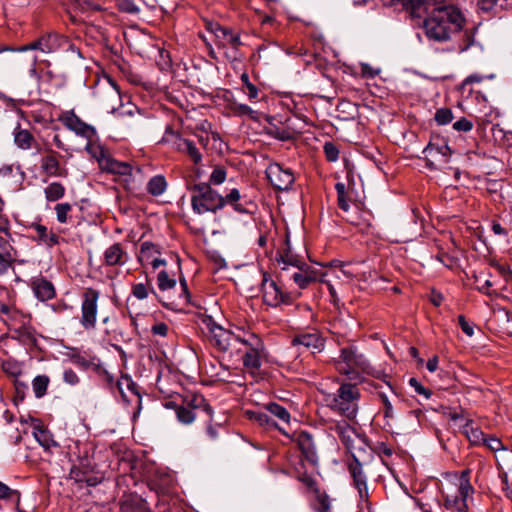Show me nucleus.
<instances>
[{"instance_id":"43","label":"nucleus","mask_w":512,"mask_h":512,"mask_svg":"<svg viewBox=\"0 0 512 512\" xmlns=\"http://www.w3.org/2000/svg\"><path fill=\"white\" fill-rule=\"evenodd\" d=\"M158 287L160 290L165 291L171 289L176 285V280L170 278L166 271H161L157 277Z\"/></svg>"},{"instance_id":"60","label":"nucleus","mask_w":512,"mask_h":512,"mask_svg":"<svg viewBox=\"0 0 512 512\" xmlns=\"http://www.w3.org/2000/svg\"><path fill=\"white\" fill-rule=\"evenodd\" d=\"M151 331L154 335L165 337L168 333V326L164 322H159L152 326Z\"/></svg>"},{"instance_id":"41","label":"nucleus","mask_w":512,"mask_h":512,"mask_svg":"<svg viewBox=\"0 0 512 512\" xmlns=\"http://www.w3.org/2000/svg\"><path fill=\"white\" fill-rule=\"evenodd\" d=\"M57 221L61 224L67 223L69 220V213L72 210V206L69 203H58L55 208Z\"/></svg>"},{"instance_id":"30","label":"nucleus","mask_w":512,"mask_h":512,"mask_svg":"<svg viewBox=\"0 0 512 512\" xmlns=\"http://www.w3.org/2000/svg\"><path fill=\"white\" fill-rule=\"evenodd\" d=\"M41 168L47 175H50V176L61 175L60 163H59L55 153H50L41 159Z\"/></svg>"},{"instance_id":"26","label":"nucleus","mask_w":512,"mask_h":512,"mask_svg":"<svg viewBox=\"0 0 512 512\" xmlns=\"http://www.w3.org/2000/svg\"><path fill=\"white\" fill-rule=\"evenodd\" d=\"M33 436L45 450H50L51 448L58 446V444L52 439L51 434L44 429L39 422L33 426Z\"/></svg>"},{"instance_id":"20","label":"nucleus","mask_w":512,"mask_h":512,"mask_svg":"<svg viewBox=\"0 0 512 512\" xmlns=\"http://www.w3.org/2000/svg\"><path fill=\"white\" fill-rule=\"evenodd\" d=\"M31 288L34 295L40 301L50 300L55 296L53 284L44 277H37L32 280Z\"/></svg>"},{"instance_id":"56","label":"nucleus","mask_w":512,"mask_h":512,"mask_svg":"<svg viewBox=\"0 0 512 512\" xmlns=\"http://www.w3.org/2000/svg\"><path fill=\"white\" fill-rule=\"evenodd\" d=\"M132 293L139 300H143L148 296L147 288L143 283L135 284Z\"/></svg>"},{"instance_id":"36","label":"nucleus","mask_w":512,"mask_h":512,"mask_svg":"<svg viewBox=\"0 0 512 512\" xmlns=\"http://www.w3.org/2000/svg\"><path fill=\"white\" fill-rule=\"evenodd\" d=\"M177 419L183 424H191L195 420V413L192 408L185 406H176Z\"/></svg>"},{"instance_id":"48","label":"nucleus","mask_w":512,"mask_h":512,"mask_svg":"<svg viewBox=\"0 0 512 512\" xmlns=\"http://www.w3.org/2000/svg\"><path fill=\"white\" fill-rule=\"evenodd\" d=\"M75 3L82 12L101 10V7L91 0H75Z\"/></svg>"},{"instance_id":"32","label":"nucleus","mask_w":512,"mask_h":512,"mask_svg":"<svg viewBox=\"0 0 512 512\" xmlns=\"http://www.w3.org/2000/svg\"><path fill=\"white\" fill-rule=\"evenodd\" d=\"M167 188V182L162 175L152 177L147 183V191L153 196L162 195Z\"/></svg>"},{"instance_id":"46","label":"nucleus","mask_w":512,"mask_h":512,"mask_svg":"<svg viewBox=\"0 0 512 512\" xmlns=\"http://www.w3.org/2000/svg\"><path fill=\"white\" fill-rule=\"evenodd\" d=\"M226 179V170L222 167H216L212 171L209 181L211 184L220 185Z\"/></svg>"},{"instance_id":"28","label":"nucleus","mask_w":512,"mask_h":512,"mask_svg":"<svg viewBox=\"0 0 512 512\" xmlns=\"http://www.w3.org/2000/svg\"><path fill=\"white\" fill-rule=\"evenodd\" d=\"M353 461L349 463V472L353 478L354 485L366 483V476L362 469V464L360 462V454L353 453L351 456Z\"/></svg>"},{"instance_id":"4","label":"nucleus","mask_w":512,"mask_h":512,"mask_svg":"<svg viewBox=\"0 0 512 512\" xmlns=\"http://www.w3.org/2000/svg\"><path fill=\"white\" fill-rule=\"evenodd\" d=\"M191 205L195 213L203 214L223 208L225 200L209 184L201 183L192 188Z\"/></svg>"},{"instance_id":"38","label":"nucleus","mask_w":512,"mask_h":512,"mask_svg":"<svg viewBox=\"0 0 512 512\" xmlns=\"http://www.w3.org/2000/svg\"><path fill=\"white\" fill-rule=\"evenodd\" d=\"M267 410L281 421L288 423L290 421L289 412L277 403H270L266 406Z\"/></svg>"},{"instance_id":"37","label":"nucleus","mask_w":512,"mask_h":512,"mask_svg":"<svg viewBox=\"0 0 512 512\" xmlns=\"http://www.w3.org/2000/svg\"><path fill=\"white\" fill-rule=\"evenodd\" d=\"M155 253H159L158 247L149 241L143 242L141 244L140 255L138 256V260L142 263L144 261H148L151 256Z\"/></svg>"},{"instance_id":"40","label":"nucleus","mask_w":512,"mask_h":512,"mask_svg":"<svg viewBox=\"0 0 512 512\" xmlns=\"http://www.w3.org/2000/svg\"><path fill=\"white\" fill-rule=\"evenodd\" d=\"M225 200V204H231L233 205L234 209L239 213H245L246 209L237 202L240 200L241 195L238 189H232L225 197H223Z\"/></svg>"},{"instance_id":"35","label":"nucleus","mask_w":512,"mask_h":512,"mask_svg":"<svg viewBox=\"0 0 512 512\" xmlns=\"http://www.w3.org/2000/svg\"><path fill=\"white\" fill-rule=\"evenodd\" d=\"M49 384V378L46 375H38L34 378L32 387L37 398H41L46 394Z\"/></svg>"},{"instance_id":"29","label":"nucleus","mask_w":512,"mask_h":512,"mask_svg":"<svg viewBox=\"0 0 512 512\" xmlns=\"http://www.w3.org/2000/svg\"><path fill=\"white\" fill-rule=\"evenodd\" d=\"M117 388L125 401H129L127 395L125 393V389L134 394L138 400H140V393L138 391L137 384L132 380V378L128 375L121 376V378L117 382Z\"/></svg>"},{"instance_id":"55","label":"nucleus","mask_w":512,"mask_h":512,"mask_svg":"<svg viewBox=\"0 0 512 512\" xmlns=\"http://www.w3.org/2000/svg\"><path fill=\"white\" fill-rule=\"evenodd\" d=\"M324 152L329 161H336L339 155L338 149L332 143L324 145Z\"/></svg>"},{"instance_id":"5","label":"nucleus","mask_w":512,"mask_h":512,"mask_svg":"<svg viewBox=\"0 0 512 512\" xmlns=\"http://www.w3.org/2000/svg\"><path fill=\"white\" fill-rule=\"evenodd\" d=\"M208 329V340L210 344L220 352H227L235 348L236 343H241L243 335L235 334L217 325L211 318L204 321Z\"/></svg>"},{"instance_id":"51","label":"nucleus","mask_w":512,"mask_h":512,"mask_svg":"<svg viewBox=\"0 0 512 512\" xmlns=\"http://www.w3.org/2000/svg\"><path fill=\"white\" fill-rule=\"evenodd\" d=\"M409 384L411 387L414 388V390L420 394V395H424L426 398H430V396L432 395V392L425 388L417 379L415 378H410L409 380Z\"/></svg>"},{"instance_id":"25","label":"nucleus","mask_w":512,"mask_h":512,"mask_svg":"<svg viewBox=\"0 0 512 512\" xmlns=\"http://www.w3.org/2000/svg\"><path fill=\"white\" fill-rule=\"evenodd\" d=\"M100 165L103 169L108 172L119 174V175H131L132 167L126 162H120L111 158H103L100 160Z\"/></svg>"},{"instance_id":"27","label":"nucleus","mask_w":512,"mask_h":512,"mask_svg":"<svg viewBox=\"0 0 512 512\" xmlns=\"http://www.w3.org/2000/svg\"><path fill=\"white\" fill-rule=\"evenodd\" d=\"M215 36L223 40L225 43L230 44L233 48H238L242 43L240 36L233 33L230 29L216 25L213 29Z\"/></svg>"},{"instance_id":"15","label":"nucleus","mask_w":512,"mask_h":512,"mask_svg":"<svg viewBox=\"0 0 512 512\" xmlns=\"http://www.w3.org/2000/svg\"><path fill=\"white\" fill-rule=\"evenodd\" d=\"M292 344L303 346L313 353H316L324 349L325 340L319 332L313 331L295 336L292 340Z\"/></svg>"},{"instance_id":"61","label":"nucleus","mask_w":512,"mask_h":512,"mask_svg":"<svg viewBox=\"0 0 512 512\" xmlns=\"http://www.w3.org/2000/svg\"><path fill=\"white\" fill-rule=\"evenodd\" d=\"M324 273H328V276H332L336 279H341L342 275L350 277V275H348L346 271L339 267H332L329 270L325 271Z\"/></svg>"},{"instance_id":"6","label":"nucleus","mask_w":512,"mask_h":512,"mask_svg":"<svg viewBox=\"0 0 512 512\" xmlns=\"http://www.w3.org/2000/svg\"><path fill=\"white\" fill-rule=\"evenodd\" d=\"M241 344L246 347L243 355V365L251 373L259 371L264 355V343L254 333H243Z\"/></svg>"},{"instance_id":"3","label":"nucleus","mask_w":512,"mask_h":512,"mask_svg":"<svg viewBox=\"0 0 512 512\" xmlns=\"http://www.w3.org/2000/svg\"><path fill=\"white\" fill-rule=\"evenodd\" d=\"M473 492L474 489L470 483V470L466 469L457 478L454 490L452 488L443 490L444 505L449 510L466 512L468 509L467 497Z\"/></svg>"},{"instance_id":"8","label":"nucleus","mask_w":512,"mask_h":512,"mask_svg":"<svg viewBox=\"0 0 512 512\" xmlns=\"http://www.w3.org/2000/svg\"><path fill=\"white\" fill-rule=\"evenodd\" d=\"M423 154L427 160V166L438 169L449 163L452 151L445 139L434 136L423 150Z\"/></svg>"},{"instance_id":"11","label":"nucleus","mask_w":512,"mask_h":512,"mask_svg":"<svg viewBox=\"0 0 512 512\" xmlns=\"http://www.w3.org/2000/svg\"><path fill=\"white\" fill-rule=\"evenodd\" d=\"M98 299L99 292L97 290L85 289L82 296L80 323L87 330L93 329L96 325Z\"/></svg>"},{"instance_id":"62","label":"nucleus","mask_w":512,"mask_h":512,"mask_svg":"<svg viewBox=\"0 0 512 512\" xmlns=\"http://www.w3.org/2000/svg\"><path fill=\"white\" fill-rule=\"evenodd\" d=\"M474 43V38L473 36L469 33V32H465L464 34V44L463 45H459V52H465L466 50L469 49V47L471 45H473Z\"/></svg>"},{"instance_id":"39","label":"nucleus","mask_w":512,"mask_h":512,"mask_svg":"<svg viewBox=\"0 0 512 512\" xmlns=\"http://www.w3.org/2000/svg\"><path fill=\"white\" fill-rule=\"evenodd\" d=\"M316 500L318 502V506L316 507L317 512H330L331 510V501L329 496L325 491L316 490Z\"/></svg>"},{"instance_id":"50","label":"nucleus","mask_w":512,"mask_h":512,"mask_svg":"<svg viewBox=\"0 0 512 512\" xmlns=\"http://www.w3.org/2000/svg\"><path fill=\"white\" fill-rule=\"evenodd\" d=\"M2 368L5 373L13 377H17L21 374L20 366L15 362H4Z\"/></svg>"},{"instance_id":"53","label":"nucleus","mask_w":512,"mask_h":512,"mask_svg":"<svg viewBox=\"0 0 512 512\" xmlns=\"http://www.w3.org/2000/svg\"><path fill=\"white\" fill-rule=\"evenodd\" d=\"M458 323L462 329V331L468 336L472 337L474 335V328L471 323H469L463 315L458 316Z\"/></svg>"},{"instance_id":"18","label":"nucleus","mask_w":512,"mask_h":512,"mask_svg":"<svg viewBox=\"0 0 512 512\" xmlns=\"http://www.w3.org/2000/svg\"><path fill=\"white\" fill-rule=\"evenodd\" d=\"M276 261L278 264H282V270L288 271L289 267H297L304 263L303 259L294 253L289 239H286L285 246L276 255Z\"/></svg>"},{"instance_id":"58","label":"nucleus","mask_w":512,"mask_h":512,"mask_svg":"<svg viewBox=\"0 0 512 512\" xmlns=\"http://www.w3.org/2000/svg\"><path fill=\"white\" fill-rule=\"evenodd\" d=\"M235 111L240 115H247L251 119H256V112L246 104L236 105Z\"/></svg>"},{"instance_id":"64","label":"nucleus","mask_w":512,"mask_h":512,"mask_svg":"<svg viewBox=\"0 0 512 512\" xmlns=\"http://www.w3.org/2000/svg\"><path fill=\"white\" fill-rule=\"evenodd\" d=\"M492 282L490 280H485L483 283L477 285V290L481 293H484L486 295H491V292L489 290L490 287H492Z\"/></svg>"},{"instance_id":"7","label":"nucleus","mask_w":512,"mask_h":512,"mask_svg":"<svg viewBox=\"0 0 512 512\" xmlns=\"http://www.w3.org/2000/svg\"><path fill=\"white\" fill-rule=\"evenodd\" d=\"M337 369L345 375H354L359 373L370 374L371 365L367 358L358 353L353 348H343L341 350L340 359L337 362Z\"/></svg>"},{"instance_id":"24","label":"nucleus","mask_w":512,"mask_h":512,"mask_svg":"<svg viewBox=\"0 0 512 512\" xmlns=\"http://www.w3.org/2000/svg\"><path fill=\"white\" fill-rule=\"evenodd\" d=\"M461 430L472 445L479 446L484 442V433L479 427L473 425L471 419L465 420V423L461 426Z\"/></svg>"},{"instance_id":"42","label":"nucleus","mask_w":512,"mask_h":512,"mask_svg":"<svg viewBox=\"0 0 512 512\" xmlns=\"http://www.w3.org/2000/svg\"><path fill=\"white\" fill-rule=\"evenodd\" d=\"M57 42L56 35H47L38 39V44L40 45V51L44 53H50L54 50Z\"/></svg>"},{"instance_id":"33","label":"nucleus","mask_w":512,"mask_h":512,"mask_svg":"<svg viewBox=\"0 0 512 512\" xmlns=\"http://www.w3.org/2000/svg\"><path fill=\"white\" fill-rule=\"evenodd\" d=\"M20 498L21 494L18 490L11 489L6 484L0 481V499L10 501L14 504L15 508L20 511Z\"/></svg>"},{"instance_id":"1","label":"nucleus","mask_w":512,"mask_h":512,"mask_svg":"<svg viewBox=\"0 0 512 512\" xmlns=\"http://www.w3.org/2000/svg\"><path fill=\"white\" fill-rule=\"evenodd\" d=\"M465 24V18L461 11L453 5H443L433 9L424 20L423 27L429 39L444 42L457 32H460Z\"/></svg>"},{"instance_id":"49","label":"nucleus","mask_w":512,"mask_h":512,"mask_svg":"<svg viewBox=\"0 0 512 512\" xmlns=\"http://www.w3.org/2000/svg\"><path fill=\"white\" fill-rule=\"evenodd\" d=\"M482 444L494 452L502 450L504 448L500 439L493 436L485 437L484 442Z\"/></svg>"},{"instance_id":"17","label":"nucleus","mask_w":512,"mask_h":512,"mask_svg":"<svg viewBox=\"0 0 512 512\" xmlns=\"http://www.w3.org/2000/svg\"><path fill=\"white\" fill-rule=\"evenodd\" d=\"M172 147L178 152L187 154L195 164H199L202 160V155L195 144L178 134H173Z\"/></svg>"},{"instance_id":"10","label":"nucleus","mask_w":512,"mask_h":512,"mask_svg":"<svg viewBox=\"0 0 512 512\" xmlns=\"http://www.w3.org/2000/svg\"><path fill=\"white\" fill-rule=\"evenodd\" d=\"M72 467L69 476L76 482H84L88 486H96L102 477L94 474L96 463L93 458L74 460L70 458Z\"/></svg>"},{"instance_id":"63","label":"nucleus","mask_w":512,"mask_h":512,"mask_svg":"<svg viewBox=\"0 0 512 512\" xmlns=\"http://www.w3.org/2000/svg\"><path fill=\"white\" fill-rule=\"evenodd\" d=\"M327 277H328V273H320L318 281H320L322 283H325L327 285V287H328V290H329L331 296L335 297L336 296L335 288L331 284L330 280L327 279Z\"/></svg>"},{"instance_id":"31","label":"nucleus","mask_w":512,"mask_h":512,"mask_svg":"<svg viewBox=\"0 0 512 512\" xmlns=\"http://www.w3.org/2000/svg\"><path fill=\"white\" fill-rule=\"evenodd\" d=\"M34 141L33 135L26 129H21L19 126L14 131V142L20 149L27 150L32 146Z\"/></svg>"},{"instance_id":"19","label":"nucleus","mask_w":512,"mask_h":512,"mask_svg":"<svg viewBox=\"0 0 512 512\" xmlns=\"http://www.w3.org/2000/svg\"><path fill=\"white\" fill-rule=\"evenodd\" d=\"M297 443L306 460L316 464L318 462V455L312 435L306 431H301L297 436Z\"/></svg>"},{"instance_id":"54","label":"nucleus","mask_w":512,"mask_h":512,"mask_svg":"<svg viewBox=\"0 0 512 512\" xmlns=\"http://www.w3.org/2000/svg\"><path fill=\"white\" fill-rule=\"evenodd\" d=\"M473 124L466 118H461L453 124V128L457 131L468 132L472 129Z\"/></svg>"},{"instance_id":"45","label":"nucleus","mask_w":512,"mask_h":512,"mask_svg":"<svg viewBox=\"0 0 512 512\" xmlns=\"http://www.w3.org/2000/svg\"><path fill=\"white\" fill-rule=\"evenodd\" d=\"M117 7L120 11L129 14H137L140 11L139 7L133 0H119Z\"/></svg>"},{"instance_id":"2","label":"nucleus","mask_w":512,"mask_h":512,"mask_svg":"<svg viewBox=\"0 0 512 512\" xmlns=\"http://www.w3.org/2000/svg\"><path fill=\"white\" fill-rule=\"evenodd\" d=\"M359 389L350 383L342 384L336 393L325 395L324 401L332 411L347 419H354L358 412Z\"/></svg>"},{"instance_id":"34","label":"nucleus","mask_w":512,"mask_h":512,"mask_svg":"<svg viewBox=\"0 0 512 512\" xmlns=\"http://www.w3.org/2000/svg\"><path fill=\"white\" fill-rule=\"evenodd\" d=\"M65 187L59 182H52L44 189L47 201L55 202L65 195Z\"/></svg>"},{"instance_id":"21","label":"nucleus","mask_w":512,"mask_h":512,"mask_svg":"<svg viewBox=\"0 0 512 512\" xmlns=\"http://www.w3.org/2000/svg\"><path fill=\"white\" fill-rule=\"evenodd\" d=\"M122 512H149L147 503L137 494L125 495L121 502Z\"/></svg>"},{"instance_id":"44","label":"nucleus","mask_w":512,"mask_h":512,"mask_svg":"<svg viewBox=\"0 0 512 512\" xmlns=\"http://www.w3.org/2000/svg\"><path fill=\"white\" fill-rule=\"evenodd\" d=\"M435 121L439 125H446L450 123L453 119L452 111L448 108H441L435 113Z\"/></svg>"},{"instance_id":"52","label":"nucleus","mask_w":512,"mask_h":512,"mask_svg":"<svg viewBox=\"0 0 512 512\" xmlns=\"http://www.w3.org/2000/svg\"><path fill=\"white\" fill-rule=\"evenodd\" d=\"M497 5L500 6V0H478L477 6L483 12L492 11Z\"/></svg>"},{"instance_id":"59","label":"nucleus","mask_w":512,"mask_h":512,"mask_svg":"<svg viewBox=\"0 0 512 512\" xmlns=\"http://www.w3.org/2000/svg\"><path fill=\"white\" fill-rule=\"evenodd\" d=\"M250 418L257 421L260 425H270V418L267 414L262 412H251Z\"/></svg>"},{"instance_id":"57","label":"nucleus","mask_w":512,"mask_h":512,"mask_svg":"<svg viewBox=\"0 0 512 512\" xmlns=\"http://www.w3.org/2000/svg\"><path fill=\"white\" fill-rule=\"evenodd\" d=\"M63 380L69 385H76L79 383V377L72 369H66L64 371Z\"/></svg>"},{"instance_id":"13","label":"nucleus","mask_w":512,"mask_h":512,"mask_svg":"<svg viewBox=\"0 0 512 512\" xmlns=\"http://www.w3.org/2000/svg\"><path fill=\"white\" fill-rule=\"evenodd\" d=\"M262 292L263 300L269 306L277 307L281 303L289 302V296L283 293L276 282L268 278L266 274L263 276Z\"/></svg>"},{"instance_id":"23","label":"nucleus","mask_w":512,"mask_h":512,"mask_svg":"<svg viewBox=\"0 0 512 512\" xmlns=\"http://www.w3.org/2000/svg\"><path fill=\"white\" fill-rule=\"evenodd\" d=\"M95 448L92 443L76 441L68 448V455L74 460L94 457Z\"/></svg>"},{"instance_id":"16","label":"nucleus","mask_w":512,"mask_h":512,"mask_svg":"<svg viewBox=\"0 0 512 512\" xmlns=\"http://www.w3.org/2000/svg\"><path fill=\"white\" fill-rule=\"evenodd\" d=\"M63 124L75 133L90 137L94 134V128L84 123L74 112H65L61 117Z\"/></svg>"},{"instance_id":"47","label":"nucleus","mask_w":512,"mask_h":512,"mask_svg":"<svg viewBox=\"0 0 512 512\" xmlns=\"http://www.w3.org/2000/svg\"><path fill=\"white\" fill-rule=\"evenodd\" d=\"M241 81L243 82V84L245 85V87L247 88V95L249 97L250 100H255L257 99L258 97V89L255 85H253L250 81H249V76L248 74L246 73H243L241 75Z\"/></svg>"},{"instance_id":"22","label":"nucleus","mask_w":512,"mask_h":512,"mask_svg":"<svg viewBox=\"0 0 512 512\" xmlns=\"http://www.w3.org/2000/svg\"><path fill=\"white\" fill-rule=\"evenodd\" d=\"M127 261V253L120 243H114L104 252V262L108 266L123 265Z\"/></svg>"},{"instance_id":"14","label":"nucleus","mask_w":512,"mask_h":512,"mask_svg":"<svg viewBox=\"0 0 512 512\" xmlns=\"http://www.w3.org/2000/svg\"><path fill=\"white\" fill-rule=\"evenodd\" d=\"M295 268L296 270L291 273L290 278L299 288H306L310 283L318 281L320 272L307 265L305 262Z\"/></svg>"},{"instance_id":"9","label":"nucleus","mask_w":512,"mask_h":512,"mask_svg":"<svg viewBox=\"0 0 512 512\" xmlns=\"http://www.w3.org/2000/svg\"><path fill=\"white\" fill-rule=\"evenodd\" d=\"M330 430L340 438L341 442L351 453V456H353V453H366V444L364 439L347 422H335L330 427Z\"/></svg>"},{"instance_id":"12","label":"nucleus","mask_w":512,"mask_h":512,"mask_svg":"<svg viewBox=\"0 0 512 512\" xmlns=\"http://www.w3.org/2000/svg\"><path fill=\"white\" fill-rule=\"evenodd\" d=\"M266 176L271 185L281 191L290 189L295 180L292 171L284 169L278 163H272L267 167Z\"/></svg>"}]
</instances>
